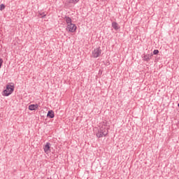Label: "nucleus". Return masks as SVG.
Masks as SVG:
<instances>
[{"label":"nucleus","instance_id":"obj_1","mask_svg":"<svg viewBox=\"0 0 179 179\" xmlns=\"http://www.w3.org/2000/svg\"><path fill=\"white\" fill-rule=\"evenodd\" d=\"M107 126L108 122L106 121L101 123L98 132L96 133L97 138L106 137L108 134V129L106 128Z\"/></svg>","mask_w":179,"mask_h":179},{"label":"nucleus","instance_id":"obj_2","mask_svg":"<svg viewBox=\"0 0 179 179\" xmlns=\"http://www.w3.org/2000/svg\"><path fill=\"white\" fill-rule=\"evenodd\" d=\"M65 21L67 24L66 30L70 33L76 32L77 29V26L75 24L72 23L71 18L70 17H66Z\"/></svg>","mask_w":179,"mask_h":179},{"label":"nucleus","instance_id":"obj_3","mask_svg":"<svg viewBox=\"0 0 179 179\" xmlns=\"http://www.w3.org/2000/svg\"><path fill=\"white\" fill-rule=\"evenodd\" d=\"M15 87L14 85H11V84L6 85V89L3 92V96H8L10 95L14 91Z\"/></svg>","mask_w":179,"mask_h":179},{"label":"nucleus","instance_id":"obj_4","mask_svg":"<svg viewBox=\"0 0 179 179\" xmlns=\"http://www.w3.org/2000/svg\"><path fill=\"white\" fill-rule=\"evenodd\" d=\"M102 53V50L100 47H97L92 50V57L93 58H98L101 56Z\"/></svg>","mask_w":179,"mask_h":179},{"label":"nucleus","instance_id":"obj_5","mask_svg":"<svg viewBox=\"0 0 179 179\" xmlns=\"http://www.w3.org/2000/svg\"><path fill=\"white\" fill-rule=\"evenodd\" d=\"M152 56H153L152 53H149L148 55H144V56L143 57V60L148 62L150 61L151 57Z\"/></svg>","mask_w":179,"mask_h":179},{"label":"nucleus","instance_id":"obj_6","mask_svg":"<svg viewBox=\"0 0 179 179\" xmlns=\"http://www.w3.org/2000/svg\"><path fill=\"white\" fill-rule=\"evenodd\" d=\"M50 143H47L46 145L43 147L44 149V152L48 155L51 152L50 150Z\"/></svg>","mask_w":179,"mask_h":179},{"label":"nucleus","instance_id":"obj_7","mask_svg":"<svg viewBox=\"0 0 179 179\" xmlns=\"http://www.w3.org/2000/svg\"><path fill=\"white\" fill-rule=\"evenodd\" d=\"M38 103H36L35 105L31 104V105H29V110L31 111H34V110H36V109H38Z\"/></svg>","mask_w":179,"mask_h":179},{"label":"nucleus","instance_id":"obj_8","mask_svg":"<svg viewBox=\"0 0 179 179\" xmlns=\"http://www.w3.org/2000/svg\"><path fill=\"white\" fill-rule=\"evenodd\" d=\"M112 27L116 31H117L120 28V25L116 22H113Z\"/></svg>","mask_w":179,"mask_h":179},{"label":"nucleus","instance_id":"obj_9","mask_svg":"<svg viewBox=\"0 0 179 179\" xmlns=\"http://www.w3.org/2000/svg\"><path fill=\"white\" fill-rule=\"evenodd\" d=\"M47 117L52 119L55 117V113L52 110H49L47 115Z\"/></svg>","mask_w":179,"mask_h":179},{"label":"nucleus","instance_id":"obj_10","mask_svg":"<svg viewBox=\"0 0 179 179\" xmlns=\"http://www.w3.org/2000/svg\"><path fill=\"white\" fill-rule=\"evenodd\" d=\"M80 0H69V3L76 4Z\"/></svg>","mask_w":179,"mask_h":179},{"label":"nucleus","instance_id":"obj_11","mask_svg":"<svg viewBox=\"0 0 179 179\" xmlns=\"http://www.w3.org/2000/svg\"><path fill=\"white\" fill-rule=\"evenodd\" d=\"M5 8H6V6L3 3H1L0 5V10L1 11L5 9Z\"/></svg>","mask_w":179,"mask_h":179},{"label":"nucleus","instance_id":"obj_12","mask_svg":"<svg viewBox=\"0 0 179 179\" xmlns=\"http://www.w3.org/2000/svg\"><path fill=\"white\" fill-rule=\"evenodd\" d=\"M39 15L41 16L42 18H44L46 16V14L43 12V13H39Z\"/></svg>","mask_w":179,"mask_h":179},{"label":"nucleus","instance_id":"obj_13","mask_svg":"<svg viewBox=\"0 0 179 179\" xmlns=\"http://www.w3.org/2000/svg\"><path fill=\"white\" fill-rule=\"evenodd\" d=\"M159 50L155 49V50H154L152 55H157L159 54Z\"/></svg>","mask_w":179,"mask_h":179},{"label":"nucleus","instance_id":"obj_14","mask_svg":"<svg viewBox=\"0 0 179 179\" xmlns=\"http://www.w3.org/2000/svg\"><path fill=\"white\" fill-rule=\"evenodd\" d=\"M3 59H0V69H1V66H2V64H3Z\"/></svg>","mask_w":179,"mask_h":179},{"label":"nucleus","instance_id":"obj_15","mask_svg":"<svg viewBox=\"0 0 179 179\" xmlns=\"http://www.w3.org/2000/svg\"><path fill=\"white\" fill-rule=\"evenodd\" d=\"M178 107H179V103H178Z\"/></svg>","mask_w":179,"mask_h":179}]
</instances>
